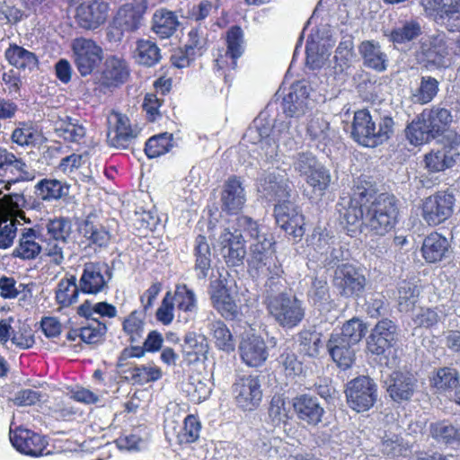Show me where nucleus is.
<instances>
[{
  "label": "nucleus",
  "instance_id": "f257e3e1",
  "mask_svg": "<svg viewBox=\"0 0 460 460\" xmlns=\"http://www.w3.org/2000/svg\"><path fill=\"white\" fill-rule=\"evenodd\" d=\"M308 97V87L305 82L292 84L282 100L283 112L290 119H272L266 111L261 112L243 134V144L257 146L259 156L266 164L276 161L279 144L288 149L295 148L301 137L297 119L309 108Z\"/></svg>",
  "mask_w": 460,
  "mask_h": 460
},
{
  "label": "nucleus",
  "instance_id": "f03ea898",
  "mask_svg": "<svg viewBox=\"0 0 460 460\" xmlns=\"http://www.w3.org/2000/svg\"><path fill=\"white\" fill-rule=\"evenodd\" d=\"M273 171L264 172L258 179L257 190L260 197L269 202H277L274 208L276 222L280 228L295 239L305 234V219L288 200L290 188L286 174Z\"/></svg>",
  "mask_w": 460,
  "mask_h": 460
},
{
  "label": "nucleus",
  "instance_id": "7ed1b4c3",
  "mask_svg": "<svg viewBox=\"0 0 460 460\" xmlns=\"http://www.w3.org/2000/svg\"><path fill=\"white\" fill-rule=\"evenodd\" d=\"M375 194L376 189L370 181L358 178L351 194L340 198L336 208L341 224L345 225L349 235L353 236L358 231H361L367 204Z\"/></svg>",
  "mask_w": 460,
  "mask_h": 460
},
{
  "label": "nucleus",
  "instance_id": "20e7f679",
  "mask_svg": "<svg viewBox=\"0 0 460 460\" xmlns=\"http://www.w3.org/2000/svg\"><path fill=\"white\" fill-rule=\"evenodd\" d=\"M453 120L451 111L440 106L425 109L406 128L411 145L420 146L442 136Z\"/></svg>",
  "mask_w": 460,
  "mask_h": 460
},
{
  "label": "nucleus",
  "instance_id": "39448f33",
  "mask_svg": "<svg viewBox=\"0 0 460 460\" xmlns=\"http://www.w3.org/2000/svg\"><path fill=\"white\" fill-rule=\"evenodd\" d=\"M394 126L391 117L381 118L376 125L367 110H359L354 113L351 137L360 146L374 148L393 136Z\"/></svg>",
  "mask_w": 460,
  "mask_h": 460
},
{
  "label": "nucleus",
  "instance_id": "423d86ee",
  "mask_svg": "<svg viewBox=\"0 0 460 460\" xmlns=\"http://www.w3.org/2000/svg\"><path fill=\"white\" fill-rule=\"evenodd\" d=\"M273 244L272 237H263L262 241L253 243L251 245L249 260L250 275L256 279L265 280V285L270 288L283 273L282 267L275 255Z\"/></svg>",
  "mask_w": 460,
  "mask_h": 460
},
{
  "label": "nucleus",
  "instance_id": "0eeeda50",
  "mask_svg": "<svg viewBox=\"0 0 460 460\" xmlns=\"http://www.w3.org/2000/svg\"><path fill=\"white\" fill-rule=\"evenodd\" d=\"M399 208L396 199L388 194H380L367 204L364 226L374 234L383 236L397 224Z\"/></svg>",
  "mask_w": 460,
  "mask_h": 460
},
{
  "label": "nucleus",
  "instance_id": "6e6552de",
  "mask_svg": "<svg viewBox=\"0 0 460 460\" xmlns=\"http://www.w3.org/2000/svg\"><path fill=\"white\" fill-rule=\"evenodd\" d=\"M267 309L278 324L285 329L296 327L305 315L304 302L287 293L269 297Z\"/></svg>",
  "mask_w": 460,
  "mask_h": 460
},
{
  "label": "nucleus",
  "instance_id": "1a4fd4ad",
  "mask_svg": "<svg viewBox=\"0 0 460 460\" xmlns=\"http://www.w3.org/2000/svg\"><path fill=\"white\" fill-rule=\"evenodd\" d=\"M420 51L427 64L436 68H447L454 62L453 41L445 33L421 38Z\"/></svg>",
  "mask_w": 460,
  "mask_h": 460
},
{
  "label": "nucleus",
  "instance_id": "9d476101",
  "mask_svg": "<svg viewBox=\"0 0 460 460\" xmlns=\"http://www.w3.org/2000/svg\"><path fill=\"white\" fill-rule=\"evenodd\" d=\"M377 385L369 376H359L346 385L347 403L357 412L370 410L377 400Z\"/></svg>",
  "mask_w": 460,
  "mask_h": 460
},
{
  "label": "nucleus",
  "instance_id": "9b49d317",
  "mask_svg": "<svg viewBox=\"0 0 460 460\" xmlns=\"http://www.w3.org/2000/svg\"><path fill=\"white\" fill-rule=\"evenodd\" d=\"M456 199L447 191H438L423 199L421 217L429 226L447 221L454 213Z\"/></svg>",
  "mask_w": 460,
  "mask_h": 460
},
{
  "label": "nucleus",
  "instance_id": "f8f14e48",
  "mask_svg": "<svg viewBox=\"0 0 460 460\" xmlns=\"http://www.w3.org/2000/svg\"><path fill=\"white\" fill-rule=\"evenodd\" d=\"M366 283L362 271L350 263L339 265L334 270L332 285L341 296L358 297L364 292Z\"/></svg>",
  "mask_w": 460,
  "mask_h": 460
},
{
  "label": "nucleus",
  "instance_id": "ddd939ff",
  "mask_svg": "<svg viewBox=\"0 0 460 460\" xmlns=\"http://www.w3.org/2000/svg\"><path fill=\"white\" fill-rule=\"evenodd\" d=\"M71 49L75 65L82 76L91 75L102 59V49L91 39L75 38Z\"/></svg>",
  "mask_w": 460,
  "mask_h": 460
},
{
  "label": "nucleus",
  "instance_id": "4468645a",
  "mask_svg": "<svg viewBox=\"0 0 460 460\" xmlns=\"http://www.w3.org/2000/svg\"><path fill=\"white\" fill-rule=\"evenodd\" d=\"M421 4L449 31L460 30V0H421Z\"/></svg>",
  "mask_w": 460,
  "mask_h": 460
},
{
  "label": "nucleus",
  "instance_id": "2eb2a0df",
  "mask_svg": "<svg viewBox=\"0 0 460 460\" xmlns=\"http://www.w3.org/2000/svg\"><path fill=\"white\" fill-rule=\"evenodd\" d=\"M112 278V270L106 263H85L79 279L80 291L84 294L96 295L102 292Z\"/></svg>",
  "mask_w": 460,
  "mask_h": 460
},
{
  "label": "nucleus",
  "instance_id": "dca6fc26",
  "mask_svg": "<svg viewBox=\"0 0 460 460\" xmlns=\"http://www.w3.org/2000/svg\"><path fill=\"white\" fill-rule=\"evenodd\" d=\"M209 295L213 307L226 320H234L239 314L238 305L230 294L227 279L219 278L210 282Z\"/></svg>",
  "mask_w": 460,
  "mask_h": 460
},
{
  "label": "nucleus",
  "instance_id": "f3484780",
  "mask_svg": "<svg viewBox=\"0 0 460 460\" xmlns=\"http://www.w3.org/2000/svg\"><path fill=\"white\" fill-rule=\"evenodd\" d=\"M233 393L239 407L246 411L255 409L262 398L259 376H244L238 378L233 385Z\"/></svg>",
  "mask_w": 460,
  "mask_h": 460
},
{
  "label": "nucleus",
  "instance_id": "a211bd4d",
  "mask_svg": "<svg viewBox=\"0 0 460 460\" xmlns=\"http://www.w3.org/2000/svg\"><path fill=\"white\" fill-rule=\"evenodd\" d=\"M292 407L298 420L311 427L319 425L325 414L319 399L308 394L295 396L292 399Z\"/></svg>",
  "mask_w": 460,
  "mask_h": 460
},
{
  "label": "nucleus",
  "instance_id": "6ab92c4d",
  "mask_svg": "<svg viewBox=\"0 0 460 460\" xmlns=\"http://www.w3.org/2000/svg\"><path fill=\"white\" fill-rule=\"evenodd\" d=\"M10 441L17 451L33 457L43 456L48 445L44 437L22 427L10 429Z\"/></svg>",
  "mask_w": 460,
  "mask_h": 460
},
{
  "label": "nucleus",
  "instance_id": "aec40b11",
  "mask_svg": "<svg viewBox=\"0 0 460 460\" xmlns=\"http://www.w3.org/2000/svg\"><path fill=\"white\" fill-rule=\"evenodd\" d=\"M396 325L388 319L379 321L367 339V349L372 354L390 353L396 342Z\"/></svg>",
  "mask_w": 460,
  "mask_h": 460
},
{
  "label": "nucleus",
  "instance_id": "412c9836",
  "mask_svg": "<svg viewBox=\"0 0 460 460\" xmlns=\"http://www.w3.org/2000/svg\"><path fill=\"white\" fill-rule=\"evenodd\" d=\"M220 254L229 267L239 266L246 254L244 238L242 234L224 229L218 238Z\"/></svg>",
  "mask_w": 460,
  "mask_h": 460
},
{
  "label": "nucleus",
  "instance_id": "4be33fe9",
  "mask_svg": "<svg viewBox=\"0 0 460 460\" xmlns=\"http://www.w3.org/2000/svg\"><path fill=\"white\" fill-rule=\"evenodd\" d=\"M386 391L395 402L411 399L418 387L417 378L410 372L394 371L385 380Z\"/></svg>",
  "mask_w": 460,
  "mask_h": 460
},
{
  "label": "nucleus",
  "instance_id": "5701e85b",
  "mask_svg": "<svg viewBox=\"0 0 460 460\" xmlns=\"http://www.w3.org/2000/svg\"><path fill=\"white\" fill-rule=\"evenodd\" d=\"M109 15V4L93 1L81 4L76 8L75 20L78 25L86 30H94L103 24Z\"/></svg>",
  "mask_w": 460,
  "mask_h": 460
},
{
  "label": "nucleus",
  "instance_id": "b1692460",
  "mask_svg": "<svg viewBox=\"0 0 460 460\" xmlns=\"http://www.w3.org/2000/svg\"><path fill=\"white\" fill-rule=\"evenodd\" d=\"M239 352L243 362L252 367L262 365L269 356L264 340L255 334L243 337L239 345Z\"/></svg>",
  "mask_w": 460,
  "mask_h": 460
},
{
  "label": "nucleus",
  "instance_id": "393cba45",
  "mask_svg": "<svg viewBox=\"0 0 460 460\" xmlns=\"http://www.w3.org/2000/svg\"><path fill=\"white\" fill-rule=\"evenodd\" d=\"M227 49L226 54L216 59V66L219 69L229 66L232 69L236 67L237 59L244 51L243 31L239 26H232L226 34Z\"/></svg>",
  "mask_w": 460,
  "mask_h": 460
},
{
  "label": "nucleus",
  "instance_id": "a878e982",
  "mask_svg": "<svg viewBox=\"0 0 460 460\" xmlns=\"http://www.w3.org/2000/svg\"><path fill=\"white\" fill-rule=\"evenodd\" d=\"M129 77V68L127 62L117 56H109L105 58L101 82L108 87H117L127 82Z\"/></svg>",
  "mask_w": 460,
  "mask_h": 460
},
{
  "label": "nucleus",
  "instance_id": "bb28decb",
  "mask_svg": "<svg viewBox=\"0 0 460 460\" xmlns=\"http://www.w3.org/2000/svg\"><path fill=\"white\" fill-rule=\"evenodd\" d=\"M220 199L222 210L229 214H237L243 208L246 195L237 177H231L225 182Z\"/></svg>",
  "mask_w": 460,
  "mask_h": 460
},
{
  "label": "nucleus",
  "instance_id": "cd10ccee",
  "mask_svg": "<svg viewBox=\"0 0 460 460\" xmlns=\"http://www.w3.org/2000/svg\"><path fill=\"white\" fill-rule=\"evenodd\" d=\"M109 123H114L115 128L110 131L108 137L112 146L116 147H128L137 137V128H133L129 119L121 113L113 112L109 118Z\"/></svg>",
  "mask_w": 460,
  "mask_h": 460
},
{
  "label": "nucleus",
  "instance_id": "c85d7f7f",
  "mask_svg": "<svg viewBox=\"0 0 460 460\" xmlns=\"http://www.w3.org/2000/svg\"><path fill=\"white\" fill-rule=\"evenodd\" d=\"M459 155L458 143L452 142L448 146L431 150L425 155L424 162L429 171L438 172L452 167Z\"/></svg>",
  "mask_w": 460,
  "mask_h": 460
},
{
  "label": "nucleus",
  "instance_id": "c756f323",
  "mask_svg": "<svg viewBox=\"0 0 460 460\" xmlns=\"http://www.w3.org/2000/svg\"><path fill=\"white\" fill-rule=\"evenodd\" d=\"M194 271L199 280H205L210 272L212 252L206 236L199 234L193 243Z\"/></svg>",
  "mask_w": 460,
  "mask_h": 460
},
{
  "label": "nucleus",
  "instance_id": "7c9ffc66",
  "mask_svg": "<svg viewBox=\"0 0 460 460\" xmlns=\"http://www.w3.org/2000/svg\"><path fill=\"white\" fill-rule=\"evenodd\" d=\"M70 185L52 178L40 180L34 186L35 196L44 202H54L69 195Z\"/></svg>",
  "mask_w": 460,
  "mask_h": 460
},
{
  "label": "nucleus",
  "instance_id": "2f4dec72",
  "mask_svg": "<svg viewBox=\"0 0 460 460\" xmlns=\"http://www.w3.org/2000/svg\"><path fill=\"white\" fill-rule=\"evenodd\" d=\"M209 345L205 335L195 332L185 334L182 343V355L190 364L207 359Z\"/></svg>",
  "mask_w": 460,
  "mask_h": 460
},
{
  "label": "nucleus",
  "instance_id": "473e14b6",
  "mask_svg": "<svg viewBox=\"0 0 460 460\" xmlns=\"http://www.w3.org/2000/svg\"><path fill=\"white\" fill-rule=\"evenodd\" d=\"M358 51L365 66L376 72H384L388 66V57L383 51L379 42L364 40L358 46Z\"/></svg>",
  "mask_w": 460,
  "mask_h": 460
},
{
  "label": "nucleus",
  "instance_id": "72a5a7b5",
  "mask_svg": "<svg viewBox=\"0 0 460 460\" xmlns=\"http://www.w3.org/2000/svg\"><path fill=\"white\" fill-rule=\"evenodd\" d=\"M449 247V241L445 236L438 232H433L423 240L422 257L428 263L438 262L446 257Z\"/></svg>",
  "mask_w": 460,
  "mask_h": 460
},
{
  "label": "nucleus",
  "instance_id": "f704fd0d",
  "mask_svg": "<svg viewBox=\"0 0 460 460\" xmlns=\"http://www.w3.org/2000/svg\"><path fill=\"white\" fill-rule=\"evenodd\" d=\"M353 346V344L341 340L337 334H332L327 343V349L332 360L344 370L349 368L354 362Z\"/></svg>",
  "mask_w": 460,
  "mask_h": 460
},
{
  "label": "nucleus",
  "instance_id": "c9c22d12",
  "mask_svg": "<svg viewBox=\"0 0 460 460\" xmlns=\"http://www.w3.org/2000/svg\"><path fill=\"white\" fill-rule=\"evenodd\" d=\"M144 10L140 6L126 4L119 9L114 23L122 32L137 31L142 24Z\"/></svg>",
  "mask_w": 460,
  "mask_h": 460
},
{
  "label": "nucleus",
  "instance_id": "e433bc0d",
  "mask_svg": "<svg viewBox=\"0 0 460 460\" xmlns=\"http://www.w3.org/2000/svg\"><path fill=\"white\" fill-rule=\"evenodd\" d=\"M208 334L217 349L226 353L234 350L235 344L234 337L226 326L221 320H213L208 323Z\"/></svg>",
  "mask_w": 460,
  "mask_h": 460
},
{
  "label": "nucleus",
  "instance_id": "4c0bfd02",
  "mask_svg": "<svg viewBox=\"0 0 460 460\" xmlns=\"http://www.w3.org/2000/svg\"><path fill=\"white\" fill-rule=\"evenodd\" d=\"M180 22L177 15L166 9L156 10L153 15V31L161 39H168L174 34Z\"/></svg>",
  "mask_w": 460,
  "mask_h": 460
},
{
  "label": "nucleus",
  "instance_id": "58836bf2",
  "mask_svg": "<svg viewBox=\"0 0 460 460\" xmlns=\"http://www.w3.org/2000/svg\"><path fill=\"white\" fill-rule=\"evenodd\" d=\"M4 56L9 64L18 69H28L31 71L39 65V60L35 53L17 44H10L5 50Z\"/></svg>",
  "mask_w": 460,
  "mask_h": 460
},
{
  "label": "nucleus",
  "instance_id": "ea45409f",
  "mask_svg": "<svg viewBox=\"0 0 460 460\" xmlns=\"http://www.w3.org/2000/svg\"><path fill=\"white\" fill-rule=\"evenodd\" d=\"M11 176L4 181V189L9 190L11 186L14 183L20 181H33L36 177V172L34 169H31V166L26 164L22 159L16 158L11 164L10 166L6 167V169L0 173L1 176Z\"/></svg>",
  "mask_w": 460,
  "mask_h": 460
},
{
  "label": "nucleus",
  "instance_id": "a19ab883",
  "mask_svg": "<svg viewBox=\"0 0 460 460\" xmlns=\"http://www.w3.org/2000/svg\"><path fill=\"white\" fill-rule=\"evenodd\" d=\"M54 126L58 137L65 141L78 143L85 136V128L77 119L69 116L58 118Z\"/></svg>",
  "mask_w": 460,
  "mask_h": 460
},
{
  "label": "nucleus",
  "instance_id": "79ce46f5",
  "mask_svg": "<svg viewBox=\"0 0 460 460\" xmlns=\"http://www.w3.org/2000/svg\"><path fill=\"white\" fill-rule=\"evenodd\" d=\"M178 311L186 314L185 320L195 316L198 309L197 298L194 291L185 284L177 285L174 296H172Z\"/></svg>",
  "mask_w": 460,
  "mask_h": 460
},
{
  "label": "nucleus",
  "instance_id": "37998d69",
  "mask_svg": "<svg viewBox=\"0 0 460 460\" xmlns=\"http://www.w3.org/2000/svg\"><path fill=\"white\" fill-rule=\"evenodd\" d=\"M459 372L453 367H440L430 380L431 385L440 394L448 396L460 383Z\"/></svg>",
  "mask_w": 460,
  "mask_h": 460
},
{
  "label": "nucleus",
  "instance_id": "c03bdc74",
  "mask_svg": "<svg viewBox=\"0 0 460 460\" xmlns=\"http://www.w3.org/2000/svg\"><path fill=\"white\" fill-rule=\"evenodd\" d=\"M79 292L76 277L71 275L59 281L56 291V300L63 307L69 306L77 302Z\"/></svg>",
  "mask_w": 460,
  "mask_h": 460
},
{
  "label": "nucleus",
  "instance_id": "a18cd8bd",
  "mask_svg": "<svg viewBox=\"0 0 460 460\" xmlns=\"http://www.w3.org/2000/svg\"><path fill=\"white\" fill-rule=\"evenodd\" d=\"M430 433L434 439L448 446L460 445V428L449 422L440 421L430 426Z\"/></svg>",
  "mask_w": 460,
  "mask_h": 460
},
{
  "label": "nucleus",
  "instance_id": "49530a36",
  "mask_svg": "<svg viewBox=\"0 0 460 460\" xmlns=\"http://www.w3.org/2000/svg\"><path fill=\"white\" fill-rule=\"evenodd\" d=\"M420 287L413 280H402L398 285V306L401 312L411 310L418 301Z\"/></svg>",
  "mask_w": 460,
  "mask_h": 460
},
{
  "label": "nucleus",
  "instance_id": "de8ad7c7",
  "mask_svg": "<svg viewBox=\"0 0 460 460\" xmlns=\"http://www.w3.org/2000/svg\"><path fill=\"white\" fill-rule=\"evenodd\" d=\"M334 131L331 128L329 121L322 116L311 119L307 126V135L312 141L327 146L333 137Z\"/></svg>",
  "mask_w": 460,
  "mask_h": 460
},
{
  "label": "nucleus",
  "instance_id": "09e8293b",
  "mask_svg": "<svg viewBox=\"0 0 460 460\" xmlns=\"http://www.w3.org/2000/svg\"><path fill=\"white\" fill-rule=\"evenodd\" d=\"M145 315L144 311L134 310L123 320L122 330L131 343L138 342L143 338L146 324Z\"/></svg>",
  "mask_w": 460,
  "mask_h": 460
},
{
  "label": "nucleus",
  "instance_id": "8fccbe9b",
  "mask_svg": "<svg viewBox=\"0 0 460 460\" xmlns=\"http://www.w3.org/2000/svg\"><path fill=\"white\" fill-rule=\"evenodd\" d=\"M420 33L421 27L418 22L406 21L391 31L389 40L395 46H399L413 40Z\"/></svg>",
  "mask_w": 460,
  "mask_h": 460
},
{
  "label": "nucleus",
  "instance_id": "3c124183",
  "mask_svg": "<svg viewBox=\"0 0 460 460\" xmlns=\"http://www.w3.org/2000/svg\"><path fill=\"white\" fill-rule=\"evenodd\" d=\"M299 351L308 357L319 355L323 345L322 334L314 330H302L297 335Z\"/></svg>",
  "mask_w": 460,
  "mask_h": 460
},
{
  "label": "nucleus",
  "instance_id": "603ef678",
  "mask_svg": "<svg viewBox=\"0 0 460 460\" xmlns=\"http://www.w3.org/2000/svg\"><path fill=\"white\" fill-rule=\"evenodd\" d=\"M290 402L287 401L283 394H275L272 396L268 414L271 423L274 426L285 424L290 419Z\"/></svg>",
  "mask_w": 460,
  "mask_h": 460
},
{
  "label": "nucleus",
  "instance_id": "864d4df0",
  "mask_svg": "<svg viewBox=\"0 0 460 460\" xmlns=\"http://www.w3.org/2000/svg\"><path fill=\"white\" fill-rule=\"evenodd\" d=\"M201 424L194 415H188L183 426L176 434V442L179 445H189L196 442L200 435Z\"/></svg>",
  "mask_w": 460,
  "mask_h": 460
},
{
  "label": "nucleus",
  "instance_id": "5fc2aeb1",
  "mask_svg": "<svg viewBox=\"0 0 460 460\" xmlns=\"http://www.w3.org/2000/svg\"><path fill=\"white\" fill-rule=\"evenodd\" d=\"M46 229L50 238L67 243L72 234V221L65 217H55L47 223Z\"/></svg>",
  "mask_w": 460,
  "mask_h": 460
},
{
  "label": "nucleus",
  "instance_id": "6e6d98bb",
  "mask_svg": "<svg viewBox=\"0 0 460 460\" xmlns=\"http://www.w3.org/2000/svg\"><path fill=\"white\" fill-rule=\"evenodd\" d=\"M366 332L365 323L358 318H352L343 324L340 332L332 334H337L344 341L356 345L364 337Z\"/></svg>",
  "mask_w": 460,
  "mask_h": 460
},
{
  "label": "nucleus",
  "instance_id": "4d7b16f0",
  "mask_svg": "<svg viewBox=\"0 0 460 460\" xmlns=\"http://www.w3.org/2000/svg\"><path fill=\"white\" fill-rule=\"evenodd\" d=\"M408 449L402 438L394 433L385 434L380 445L381 452L389 458L405 456Z\"/></svg>",
  "mask_w": 460,
  "mask_h": 460
},
{
  "label": "nucleus",
  "instance_id": "13d9d810",
  "mask_svg": "<svg viewBox=\"0 0 460 460\" xmlns=\"http://www.w3.org/2000/svg\"><path fill=\"white\" fill-rule=\"evenodd\" d=\"M41 251L40 245L35 242V232L28 229L22 234L18 247L14 250V255L19 258L34 259Z\"/></svg>",
  "mask_w": 460,
  "mask_h": 460
},
{
  "label": "nucleus",
  "instance_id": "bf43d9fd",
  "mask_svg": "<svg viewBox=\"0 0 460 460\" xmlns=\"http://www.w3.org/2000/svg\"><path fill=\"white\" fill-rule=\"evenodd\" d=\"M335 240L336 238L330 235L327 232L314 229L312 234L306 239V242L307 245L311 246L315 252V255L312 254V256L321 261Z\"/></svg>",
  "mask_w": 460,
  "mask_h": 460
},
{
  "label": "nucleus",
  "instance_id": "052dcab7",
  "mask_svg": "<svg viewBox=\"0 0 460 460\" xmlns=\"http://www.w3.org/2000/svg\"><path fill=\"white\" fill-rule=\"evenodd\" d=\"M160 58V49L155 42L148 40L137 41V59L138 63L152 66L158 63Z\"/></svg>",
  "mask_w": 460,
  "mask_h": 460
},
{
  "label": "nucleus",
  "instance_id": "680f3d73",
  "mask_svg": "<svg viewBox=\"0 0 460 460\" xmlns=\"http://www.w3.org/2000/svg\"><path fill=\"white\" fill-rule=\"evenodd\" d=\"M172 135L169 133H163L150 137L146 143V155L149 158H155L166 154L172 146Z\"/></svg>",
  "mask_w": 460,
  "mask_h": 460
},
{
  "label": "nucleus",
  "instance_id": "e2e57ef3",
  "mask_svg": "<svg viewBox=\"0 0 460 460\" xmlns=\"http://www.w3.org/2000/svg\"><path fill=\"white\" fill-rule=\"evenodd\" d=\"M306 65L310 69H319L323 66L329 58V54L310 36L305 46Z\"/></svg>",
  "mask_w": 460,
  "mask_h": 460
},
{
  "label": "nucleus",
  "instance_id": "0e129e2a",
  "mask_svg": "<svg viewBox=\"0 0 460 460\" xmlns=\"http://www.w3.org/2000/svg\"><path fill=\"white\" fill-rule=\"evenodd\" d=\"M438 92V81L432 76H422L419 88L413 93L415 102L426 104L431 102Z\"/></svg>",
  "mask_w": 460,
  "mask_h": 460
},
{
  "label": "nucleus",
  "instance_id": "69168bd1",
  "mask_svg": "<svg viewBox=\"0 0 460 460\" xmlns=\"http://www.w3.org/2000/svg\"><path fill=\"white\" fill-rule=\"evenodd\" d=\"M162 376V369L154 363L137 366L131 370L132 380L139 385L155 382L159 380Z\"/></svg>",
  "mask_w": 460,
  "mask_h": 460
},
{
  "label": "nucleus",
  "instance_id": "338daca9",
  "mask_svg": "<svg viewBox=\"0 0 460 460\" xmlns=\"http://www.w3.org/2000/svg\"><path fill=\"white\" fill-rule=\"evenodd\" d=\"M84 236L92 244L98 247L107 246L110 242V233L101 225H94L86 220L83 226Z\"/></svg>",
  "mask_w": 460,
  "mask_h": 460
},
{
  "label": "nucleus",
  "instance_id": "774afa93",
  "mask_svg": "<svg viewBox=\"0 0 460 460\" xmlns=\"http://www.w3.org/2000/svg\"><path fill=\"white\" fill-rule=\"evenodd\" d=\"M447 313L440 307L420 308L413 316L412 321L418 327L430 328L436 325L442 316Z\"/></svg>",
  "mask_w": 460,
  "mask_h": 460
}]
</instances>
